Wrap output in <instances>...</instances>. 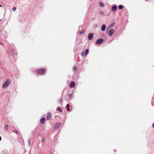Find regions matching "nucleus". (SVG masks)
<instances>
[{"label": "nucleus", "instance_id": "obj_5", "mask_svg": "<svg viewBox=\"0 0 154 154\" xmlns=\"http://www.w3.org/2000/svg\"><path fill=\"white\" fill-rule=\"evenodd\" d=\"M88 52L89 50L88 49H87L85 52L83 51L82 52L81 55L82 56L84 57L85 55L86 56L88 54Z\"/></svg>", "mask_w": 154, "mask_h": 154}, {"label": "nucleus", "instance_id": "obj_25", "mask_svg": "<svg viewBox=\"0 0 154 154\" xmlns=\"http://www.w3.org/2000/svg\"><path fill=\"white\" fill-rule=\"evenodd\" d=\"M14 132L16 134H17V131H14Z\"/></svg>", "mask_w": 154, "mask_h": 154}, {"label": "nucleus", "instance_id": "obj_11", "mask_svg": "<svg viewBox=\"0 0 154 154\" xmlns=\"http://www.w3.org/2000/svg\"><path fill=\"white\" fill-rule=\"evenodd\" d=\"M45 117H43V118H42L40 121V122L41 124H43L44 123V122L45 121Z\"/></svg>", "mask_w": 154, "mask_h": 154}, {"label": "nucleus", "instance_id": "obj_9", "mask_svg": "<svg viewBox=\"0 0 154 154\" xmlns=\"http://www.w3.org/2000/svg\"><path fill=\"white\" fill-rule=\"evenodd\" d=\"M51 117V113L49 112L48 113L46 117V119L47 120H49Z\"/></svg>", "mask_w": 154, "mask_h": 154}, {"label": "nucleus", "instance_id": "obj_7", "mask_svg": "<svg viewBox=\"0 0 154 154\" xmlns=\"http://www.w3.org/2000/svg\"><path fill=\"white\" fill-rule=\"evenodd\" d=\"M36 150L37 151H39L40 150H41V148L42 146V145H40V146H38V145H36Z\"/></svg>", "mask_w": 154, "mask_h": 154}, {"label": "nucleus", "instance_id": "obj_1", "mask_svg": "<svg viewBox=\"0 0 154 154\" xmlns=\"http://www.w3.org/2000/svg\"><path fill=\"white\" fill-rule=\"evenodd\" d=\"M11 82V80L10 79H8L3 84L2 87L3 88H5L8 87L10 84Z\"/></svg>", "mask_w": 154, "mask_h": 154}, {"label": "nucleus", "instance_id": "obj_3", "mask_svg": "<svg viewBox=\"0 0 154 154\" xmlns=\"http://www.w3.org/2000/svg\"><path fill=\"white\" fill-rule=\"evenodd\" d=\"M103 39L100 38L97 40L96 42V43L97 44H100L103 42Z\"/></svg>", "mask_w": 154, "mask_h": 154}, {"label": "nucleus", "instance_id": "obj_12", "mask_svg": "<svg viewBox=\"0 0 154 154\" xmlns=\"http://www.w3.org/2000/svg\"><path fill=\"white\" fill-rule=\"evenodd\" d=\"M106 28V26L105 25H103L101 27V30L102 31H104Z\"/></svg>", "mask_w": 154, "mask_h": 154}, {"label": "nucleus", "instance_id": "obj_33", "mask_svg": "<svg viewBox=\"0 0 154 154\" xmlns=\"http://www.w3.org/2000/svg\"><path fill=\"white\" fill-rule=\"evenodd\" d=\"M2 20V19H0V21H1Z\"/></svg>", "mask_w": 154, "mask_h": 154}, {"label": "nucleus", "instance_id": "obj_13", "mask_svg": "<svg viewBox=\"0 0 154 154\" xmlns=\"http://www.w3.org/2000/svg\"><path fill=\"white\" fill-rule=\"evenodd\" d=\"M61 125V123H57L56 125V128L57 129H58L60 127Z\"/></svg>", "mask_w": 154, "mask_h": 154}, {"label": "nucleus", "instance_id": "obj_30", "mask_svg": "<svg viewBox=\"0 0 154 154\" xmlns=\"http://www.w3.org/2000/svg\"><path fill=\"white\" fill-rule=\"evenodd\" d=\"M1 140V137L0 136V141Z\"/></svg>", "mask_w": 154, "mask_h": 154}, {"label": "nucleus", "instance_id": "obj_21", "mask_svg": "<svg viewBox=\"0 0 154 154\" xmlns=\"http://www.w3.org/2000/svg\"><path fill=\"white\" fill-rule=\"evenodd\" d=\"M115 23H113L112 24H111L110 25V27H113V26H114V25H115Z\"/></svg>", "mask_w": 154, "mask_h": 154}, {"label": "nucleus", "instance_id": "obj_26", "mask_svg": "<svg viewBox=\"0 0 154 154\" xmlns=\"http://www.w3.org/2000/svg\"><path fill=\"white\" fill-rule=\"evenodd\" d=\"M152 127L153 128H154V122L152 124Z\"/></svg>", "mask_w": 154, "mask_h": 154}, {"label": "nucleus", "instance_id": "obj_27", "mask_svg": "<svg viewBox=\"0 0 154 154\" xmlns=\"http://www.w3.org/2000/svg\"><path fill=\"white\" fill-rule=\"evenodd\" d=\"M28 142H29V144H30V141H29V140H28Z\"/></svg>", "mask_w": 154, "mask_h": 154}, {"label": "nucleus", "instance_id": "obj_24", "mask_svg": "<svg viewBox=\"0 0 154 154\" xmlns=\"http://www.w3.org/2000/svg\"><path fill=\"white\" fill-rule=\"evenodd\" d=\"M84 32H79V33L80 34H82L84 33Z\"/></svg>", "mask_w": 154, "mask_h": 154}, {"label": "nucleus", "instance_id": "obj_32", "mask_svg": "<svg viewBox=\"0 0 154 154\" xmlns=\"http://www.w3.org/2000/svg\"><path fill=\"white\" fill-rule=\"evenodd\" d=\"M44 139L42 140V141H44Z\"/></svg>", "mask_w": 154, "mask_h": 154}, {"label": "nucleus", "instance_id": "obj_10", "mask_svg": "<svg viewBox=\"0 0 154 154\" xmlns=\"http://www.w3.org/2000/svg\"><path fill=\"white\" fill-rule=\"evenodd\" d=\"M117 9V7L116 5H113L112 8V9L113 11L115 12L116 11Z\"/></svg>", "mask_w": 154, "mask_h": 154}, {"label": "nucleus", "instance_id": "obj_15", "mask_svg": "<svg viewBox=\"0 0 154 154\" xmlns=\"http://www.w3.org/2000/svg\"><path fill=\"white\" fill-rule=\"evenodd\" d=\"M73 96V93H72L71 94H69V97L70 98V100H71Z\"/></svg>", "mask_w": 154, "mask_h": 154}, {"label": "nucleus", "instance_id": "obj_16", "mask_svg": "<svg viewBox=\"0 0 154 154\" xmlns=\"http://www.w3.org/2000/svg\"><path fill=\"white\" fill-rule=\"evenodd\" d=\"M67 107V110L68 111H69L70 110V109L69 108V104H67L66 105Z\"/></svg>", "mask_w": 154, "mask_h": 154}, {"label": "nucleus", "instance_id": "obj_31", "mask_svg": "<svg viewBox=\"0 0 154 154\" xmlns=\"http://www.w3.org/2000/svg\"><path fill=\"white\" fill-rule=\"evenodd\" d=\"M2 6L1 5H0V7H2Z\"/></svg>", "mask_w": 154, "mask_h": 154}, {"label": "nucleus", "instance_id": "obj_2", "mask_svg": "<svg viewBox=\"0 0 154 154\" xmlns=\"http://www.w3.org/2000/svg\"><path fill=\"white\" fill-rule=\"evenodd\" d=\"M115 30L114 29H111L109 31L108 33V35L109 36H111L114 33Z\"/></svg>", "mask_w": 154, "mask_h": 154}, {"label": "nucleus", "instance_id": "obj_14", "mask_svg": "<svg viewBox=\"0 0 154 154\" xmlns=\"http://www.w3.org/2000/svg\"><path fill=\"white\" fill-rule=\"evenodd\" d=\"M99 5L101 7H105L104 4L102 2H100Z\"/></svg>", "mask_w": 154, "mask_h": 154}, {"label": "nucleus", "instance_id": "obj_18", "mask_svg": "<svg viewBox=\"0 0 154 154\" xmlns=\"http://www.w3.org/2000/svg\"><path fill=\"white\" fill-rule=\"evenodd\" d=\"M123 6L122 5H120L119 6L118 8L119 9H121L123 8Z\"/></svg>", "mask_w": 154, "mask_h": 154}, {"label": "nucleus", "instance_id": "obj_6", "mask_svg": "<svg viewBox=\"0 0 154 154\" xmlns=\"http://www.w3.org/2000/svg\"><path fill=\"white\" fill-rule=\"evenodd\" d=\"M93 34L92 33H89L88 35V38L90 40H91L93 38Z\"/></svg>", "mask_w": 154, "mask_h": 154}, {"label": "nucleus", "instance_id": "obj_17", "mask_svg": "<svg viewBox=\"0 0 154 154\" xmlns=\"http://www.w3.org/2000/svg\"><path fill=\"white\" fill-rule=\"evenodd\" d=\"M57 109L58 111L60 112H62L63 111V110L60 108L58 107H57Z\"/></svg>", "mask_w": 154, "mask_h": 154}, {"label": "nucleus", "instance_id": "obj_23", "mask_svg": "<svg viewBox=\"0 0 154 154\" xmlns=\"http://www.w3.org/2000/svg\"><path fill=\"white\" fill-rule=\"evenodd\" d=\"M104 14V12L103 11H101L100 12V14Z\"/></svg>", "mask_w": 154, "mask_h": 154}, {"label": "nucleus", "instance_id": "obj_4", "mask_svg": "<svg viewBox=\"0 0 154 154\" xmlns=\"http://www.w3.org/2000/svg\"><path fill=\"white\" fill-rule=\"evenodd\" d=\"M45 69H40L38 70V73L39 75L44 74L45 73Z\"/></svg>", "mask_w": 154, "mask_h": 154}, {"label": "nucleus", "instance_id": "obj_34", "mask_svg": "<svg viewBox=\"0 0 154 154\" xmlns=\"http://www.w3.org/2000/svg\"><path fill=\"white\" fill-rule=\"evenodd\" d=\"M114 151L115 152L116 151L115 150H114Z\"/></svg>", "mask_w": 154, "mask_h": 154}, {"label": "nucleus", "instance_id": "obj_20", "mask_svg": "<svg viewBox=\"0 0 154 154\" xmlns=\"http://www.w3.org/2000/svg\"><path fill=\"white\" fill-rule=\"evenodd\" d=\"M5 129L6 130H8V125L7 124L5 125Z\"/></svg>", "mask_w": 154, "mask_h": 154}, {"label": "nucleus", "instance_id": "obj_28", "mask_svg": "<svg viewBox=\"0 0 154 154\" xmlns=\"http://www.w3.org/2000/svg\"><path fill=\"white\" fill-rule=\"evenodd\" d=\"M0 44L1 45H3L2 43L1 42H0Z\"/></svg>", "mask_w": 154, "mask_h": 154}, {"label": "nucleus", "instance_id": "obj_8", "mask_svg": "<svg viewBox=\"0 0 154 154\" xmlns=\"http://www.w3.org/2000/svg\"><path fill=\"white\" fill-rule=\"evenodd\" d=\"M75 85V82H72L70 83L69 87L71 88H73L74 87Z\"/></svg>", "mask_w": 154, "mask_h": 154}, {"label": "nucleus", "instance_id": "obj_22", "mask_svg": "<svg viewBox=\"0 0 154 154\" xmlns=\"http://www.w3.org/2000/svg\"><path fill=\"white\" fill-rule=\"evenodd\" d=\"M16 10V8L15 7H14L12 8V10L13 11H15Z\"/></svg>", "mask_w": 154, "mask_h": 154}, {"label": "nucleus", "instance_id": "obj_29", "mask_svg": "<svg viewBox=\"0 0 154 154\" xmlns=\"http://www.w3.org/2000/svg\"><path fill=\"white\" fill-rule=\"evenodd\" d=\"M62 101H61V100L59 102V103H61V102Z\"/></svg>", "mask_w": 154, "mask_h": 154}, {"label": "nucleus", "instance_id": "obj_19", "mask_svg": "<svg viewBox=\"0 0 154 154\" xmlns=\"http://www.w3.org/2000/svg\"><path fill=\"white\" fill-rule=\"evenodd\" d=\"M73 71H76L77 70V67L74 66L73 67Z\"/></svg>", "mask_w": 154, "mask_h": 154}]
</instances>
